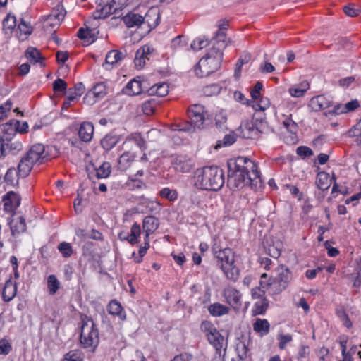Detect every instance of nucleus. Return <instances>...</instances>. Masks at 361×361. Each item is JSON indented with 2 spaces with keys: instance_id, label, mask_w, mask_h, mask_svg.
<instances>
[{
  "instance_id": "obj_1",
  "label": "nucleus",
  "mask_w": 361,
  "mask_h": 361,
  "mask_svg": "<svg viewBox=\"0 0 361 361\" xmlns=\"http://www.w3.org/2000/svg\"><path fill=\"white\" fill-rule=\"evenodd\" d=\"M259 173L256 163L251 159L239 157L228 163V185L232 189L244 185H257Z\"/></svg>"
},
{
  "instance_id": "obj_2",
  "label": "nucleus",
  "mask_w": 361,
  "mask_h": 361,
  "mask_svg": "<svg viewBox=\"0 0 361 361\" xmlns=\"http://www.w3.org/2000/svg\"><path fill=\"white\" fill-rule=\"evenodd\" d=\"M224 183V173L218 166L197 169L194 174V184L198 189L217 191Z\"/></svg>"
},
{
  "instance_id": "obj_3",
  "label": "nucleus",
  "mask_w": 361,
  "mask_h": 361,
  "mask_svg": "<svg viewBox=\"0 0 361 361\" xmlns=\"http://www.w3.org/2000/svg\"><path fill=\"white\" fill-rule=\"evenodd\" d=\"M292 279L291 271L285 265L280 264L274 269V275L262 274L259 286L273 295L279 294L286 290Z\"/></svg>"
},
{
  "instance_id": "obj_4",
  "label": "nucleus",
  "mask_w": 361,
  "mask_h": 361,
  "mask_svg": "<svg viewBox=\"0 0 361 361\" xmlns=\"http://www.w3.org/2000/svg\"><path fill=\"white\" fill-rule=\"evenodd\" d=\"M80 343L83 348L94 352L99 343V329L94 321L86 314L80 315Z\"/></svg>"
},
{
  "instance_id": "obj_5",
  "label": "nucleus",
  "mask_w": 361,
  "mask_h": 361,
  "mask_svg": "<svg viewBox=\"0 0 361 361\" xmlns=\"http://www.w3.org/2000/svg\"><path fill=\"white\" fill-rule=\"evenodd\" d=\"M221 49L214 47L199 61L194 68L197 76L207 77L220 68L223 59Z\"/></svg>"
},
{
  "instance_id": "obj_6",
  "label": "nucleus",
  "mask_w": 361,
  "mask_h": 361,
  "mask_svg": "<svg viewBox=\"0 0 361 361\" xmlns=\"http://www.w3.org/2000/svg\"><path fill=\"white\" fill-rule=\"evenodd\" d=\"M214 256L218 259V264L223 271L225 276L235 281L239 276V270L235 265L234 255L229 248H225L214 252Z\"/></svg>"
},
{
  "instance_id": "obj_7",
  "label": "nucleus",
  "mask_w": 361,
  "mask_h": 361,
  "mask_svg": "<svg viewBox=\"0 0 361 361\" xmlns=\"http://www.w3.org/2000/svg\"><path fill=\"white\" fill-rule=\"evenodd\" d=\"M66 11L62 4H59L51 13L44 17L43 27L45 31L52 32L59 27L66 16Z\"/></svg>"
},
{
  "instance_id": "obj_8",
  "label": "nucleus",
  "mask_w": 361,
  "mask_h": 361,
  "mask_svg": "<svg viewBox=\"0 0 361 361\" xmlns=\"http://www.w3.org/2000/svg\"><path fill=\"white\" fill-rule=\"evenodd\" d=\"M188 116L194 127L202 128L207 112L204 106L200 104L191 105L188 109Z\"/></svg>"
},
{
  "instance_id": "obj_9",
  "label": "nucleus",
  "mask_w": 361,
  "mask_h": 361,
  "mask_svg": "<svg viewBox=\"0 0 361 361\" xmlns=\"http://www.w3.org/2000/svg\"><path fill=\"white\" fill-rule=\"evenodd\" d=\"M153 13L154 12L152 11H149L146 13L145 17L137 13H129L126 14L125 16H123V20L128 27L140 26L144 23H147L149 26L156 27L157 25V23L156 21L152 25H150V23L149 22L148 20V18L152 14L154 16H157L156 13Z\"/></svg>"
},
{
  "instance_id": "obj_10",
  "label": "nucleus",
  "mask_w": 361,
  "mask_h": 361,
  "mask_svg": "<svg viewBox=\"0 0 361 361\" xmlns=\"http://www.w3.org/2000/svg\"><path fill=\"white\" fill-rule=\"evenodd\" d=\"M223 295L226 302L234 310H239L242 306V294L233 287L225 288Z\"/></svg>"
},
{
  "instance_id": "obj_11",
  "label": "nucleus",
  "mask_w": 361,
  "mask_h": 361,
  "mask_svg": "<svg viewBox=\"0 0 361 361\" xmlns=\"http://www.w3.org/2000/svg\"><path fill=\"white\" fill-rule=\"evenodd\" d=\"M11 235L18 238L27 230L25 219L23 216H13L8 221Z\"/></svg>"
},
{
  "instance_id": "obj_12",
  "label": "nucleus",
  "mask_w": 361,
  "mask_h": 361,
  "mask_svg": "<svg viewBox=\"0 0 361 361\" xmlns=\"http://www.w3.org/2000/svg\"><path fill=\"white\" fill-rule=\"evenodd\" d=\"M171 164L176 171L181 173H188L193 167L192 160L185 155L173 157Z\"/></svg>"
},
{
  "instance_id": "obj_13",
  "label": "nucleus",
  "mask_w": 361,
  "mask_h": 361,
  "mask_svg": "<svg viewBox=\"0 0 361 361\" xmlns=\"http://www.w3.org/2000/svg\"><path fill=\"white\" fill-rule=\"evenodd\" d=\"M146 83L147 82L142 80L140 77H137L127 83L123 92L130 96L138 95L147 88Z\"/></svg>"
},
{
  "instance_id": "obj_14",
  "label": "nucleus",
  "mask_w": 361,
  "mask_h": 361,
  "mask_svg": "<svg viewBox=\"0 0 361 361\" xmlns=\"http://www.w3.org/2000/svg\"><path fill=\"white\" fill-rule=\"evenodd\" d=\"M312 110L319 111L333 106L331 98L326 95H318L311 99L310 104Z\"/></svg>"
},
{
  "instance_id": "obj_15",
  "label": "nucleus",
  "mask_w": 361,
  "mask_h": 361,
  "mask_svg": "<svg viewBox=\"0 0 361 361\" xmlns=\"http://www.w3.org/2000/svg\"><path fill=\"white\" fill-rule=\"evenodd\" d=\"M4 209L7 212H13L20 204V198L15 192H7L3 197Z\"/></svg>"
},
{
  "instance_id": "obj_16",
  "label": "nucleus",
  "mask_w": 361,
  "mask_h": 361,
  "mask_svg": "<svg viewBox=\"0 0 361 361\" xmlns=\"http://www.w3.org/2000/svg\"><path fill=\"white\" fill-rule=\"evenodd\" d=\"M35 164H42L47 159V154L45 152V147L42 144H36L32 146L26 154Z\"/></svg>"
},
{
  "instance_id": "obj_17",
  "label": "nucleus",
  "mask_w": 361,
  "mask_h": 361,
  "mask_svg": "<svg viewBox=\"0 0 361 361\" xmlns=\"http://www.w3.org/2000/svg\"><path fill=\"white\" fill-rule=\"evenodd\" d=\"M114 6L109 0H100L97 9L92 13L94 19L105 18L113 13Z\"/></svg>"
},
{
  "instance_id": "obj_18",
  "label": "nucleus",
  "mask_w": 361,
  "mask_h": 361,
  "mask_svg": "<svg viewBox=\"0 0 361 361\" xmlns=\"http://www.w3.org/2000/svg\"><path fill=\"white\" fill-rule=\"evenodd\" d=\"M17 284L10 277L2 287L1 296L4 302L11 301L17 294Z\"/></svg>"
},
{
  "instance_id": "obj_19",
  "label": "nucleus",
  "mask_w": 361,
  "mask_h": 361,
  "mask_svg": "<svg viewBox=\"0 0 361 361\" xmlns=\"http://www.w3.org/2000/svg\"><path fill=\"white\" fill-rule=\"evenodd\" d=\"M154 49L149 45H145L140 47L135 54L134 63L136 67L142 68L145 64L146 60L149 59V56L153 52Z\"/></svg>"
},
{
  "instance_id": "obj_20",
  "label": "nucleus",
  "mask_w": 361,
  "mask_h": 361,
  "mask_svg": "<svg viewBox=\"0 0 361 361\" xmlns=\"http://www.w3.org/2000/svg\"><path fill=\"white\" fill-rule=\"evenodd\" d=\"M106 93V86L105 83L103 82H98L86 94L85 99H87L91 97H93L94 98L93 101H88V102L93 104L102 99Z\"/></svg>"
},
{
  "instance_id": "obj_21",
  "label": "nucleus",
  "mask_w": 361,
  "mask_h": 361,
  "mask_svg": "<svg viewBox=\"0 0 361 361\" xmlns=\"http://www.w3.org/2000/svg\"><path fill=\"white\" fill-rule=\"evenodd\" d=\"M106 310L109 314L117 317L120 320L125 321L126 319L125 310L116 300H111L109 302Z\"/></svg>"
},
{
  "instance_id": "obj_22",
  "label": "nucleus",
  "mask_w": 361,
  "mask_h": 361,
  "mask_svg": "<svg viewBox=\"0 0 361 361\" xmlns=\"http://www.w3.org/2000/svg\"><path fill=\"white\" fill-rule=\"evenodd\" d=\"M359 106V102L357 100H353L345 105L336 104L334 106L332 109L329 110V114H340L343 113H347L351 111H354Z\"/></svg>"
},
{
  "instance_id": "obj_23",
  "label": "nucleus",
  "mask_w": 361,
  "mask_h": 361,
  "mask_svg": "<svg viewBox=\"0 0 361 361\" xmlns=\"http://www.w3.org/2000/svg\"><path fill=\"white\" fill-rule=\"evenodd\" d=\"M310 89V84L307 80H304L298 84H295L290 87L288 92L293 97H302Z\"/></svg>"
},
{
  "instance_id": "obj_24",
  "label": "nucleus",
  "mask_w": 361,
  "mask_h": 361,
  "mask_svg": "<svg viewBox=\"0 0 361 361\" xmlns=\"http://www.w3.org/2000/svg\"><path fill=\"white\" fill-rule=\"evenodd\" d=\"M35 164V163L30 159L27 154L22 157L18 166L19 176L26 177L32 170Z\"/></svg>"
},
{
  "instance_id": "obj_25",
  "label": "nucleus",
  "mask_w": 361,
  "mask_h": 361,
  "mask_svg": "<svg viewBox=\"0 0 361 361\" xmlns=\"http://www.w3.org/2000/svg\"><path fill=\"white\" fill-rule=\"evenodd\" d=\"M159 220L153 216H146L142 221V228L145 233V235H150L159 227Z\"/></svg>"
},
{
  "instance_id": "obj_26",
  "label": "nucleus",
  "mask_w": 361,
  "mask_h": 361,
  "mask_svg": "<svg viewBox=\"0 0 361 361\" xmlns=\"http://www.w3.org/2000/svg\"><path fill=\"white\" fill-rule=\"evenodd\" d=\"M124 56L125 55L123 53L118 50H111L107 53L105 59V63L103 64V66H104L105 68L109 69L121 61Z\"/></svg>"
},
{
  "instance_id": "obj_27",
  "label": "nucleus",
  "mask_w": 361,
  "mask_h": 361,
  "mask_svg": "<svg viewBox=\"0 0 361 361\" xmlns=\"http://www.w3.org/2000/svg\"><path fill=\"white\" fill-rule=\"evenodd\" d=\"M228 27V21L227 20H221L219 22V31L216 33V46L218 48H225L226 44L225 42L226 33L225 30Z\"/></svg>"
},
{
  "instance_id": "obj_28",
  "label": "nucleus",
  "mask_w": 361,
  "mask_h": 361,
  "mask_svg": "<svg viewBox=\"0 0 361 361\" xmlns=\"http://www.w3.org/2000/svg\"><path fill=\"white\" fill-rule=\"evenodd\" d=\"M94 133V126L90 122H84L80 125L78 135L80 138L84 142H89L92 140Z\"/></svg>"
},
{
  "instance_id": "obj_29",
  "label": "nucleus",
  "mask_w": 361,
  "mask_h": 361,
  "mask_svg": "<svg viewBox=\"0 0 361 361\" xmlns=\"http://www.w3.org/2000/svg\"><path fill=\"white\" fill-rule=\"evenodd\" d=\"M270 324L266 319H256L253 324V330L260 336H264L269 332Z\"/></svg>"
},
{
  "instance_id": "obj_30",
  "label": "nucleus",
  "mask_w": 361,
  "mask_h": 361,
  "mask_svg": "<svg viewBox=\"0 0 361 361\" xmlns=\"http://www.w3.org/2000/svg\"><path fill=\"white\" fill-rule=\"evenodd\" d=\"M169 86L166 82H159L152 85L147 90L149 95L164 97L168 94Z\"/></svg>"
},
{
  "instance_id": "obj_31",
  "label": "nucleus",
  "mask_w": 361,
  "mask_h": 361,
  "mask_svg": "<svg viewBox=\"0 0 361 361\" xmlns=\"http://www.w3.org/2000/svg\"><path fill=\"white\" fill-rule=\"evenodd\" d=\"M135 159V155L134 153L126 151L123 152L118 159V168L119 169L124 171L130 167L131 164L134 161Z\"/></svg>"
},
{
  "instance_id": "obj_32",
  "label": "nucleus",
  "mask_w": 361,
  "mask_h": 361,
  "mask_svg": "<svg viewBox=\"0 0 361 361\" xmlns=\"http://www.w3.org/2000/svg\"><path fill=\"white\" fill-rule=\"evenodd\" d=\"M141 233L140 226L135 223L133 224L130 228V234L128 235L126 237L122 238L121 233L119 235V238L121 240H126L131 245H135L138 243V238L140 237Z\"/></svg>"
},
{
  "instance_id": "obj_33",
  "label": "nucleus",
  "mask_w": 361,
  "mask_h": 361,
  "mask_svg": "<svg viewBox=\"0 0 361 361\" xmlns=\"http://www.w3.org/2000/svg\"><path fill=\"white\" fill-rule=\"evenodd\" d=\"M207 338L209 343L216 349V352L220 353L223 348L224 339L219 331L216 330V332H213L212 334H210Z\"/></svg>"
},
{
  "instance_id": "obj_34",
  "label": "nucleus",
  "mask_w": 361,
  "mask_h": 361,
  "mask_svg": "<svg viewBox=\"0 0 361 361\" xmlns=\"http://www.w3.org/2000/svg\"><path fill=\"white\" fill-rule=\"evenodd\" d=\"M316 183L319 189L326 190L331 184V178L329 173L324 171L319 172L317 176Z\"/></svg>"
},
{
  "instance_id": "obj_35",
  "label": "nucleus",
  "mask_w": 361,
  "mask_h": 361,
  "mask_svg": "<svg viewBox=\"0 0 361 361\" xmlns=\"http://www.w3.org/2000/svg\"><path fill=\"white\" fill-rule=\"evenodd\" d=\"M208 311L213 317H221L228 314L229 307L219 302H214L210 305Z\"/></svg>"
},
{
  "instance_id": "obj_36",
  "label": "nucleus",
  "mask_w": 361,
  "mask_h": 361,
  "mask_svg": "<svg viewBox=\"0 0 361 361\" xmlns=\"http://www.w3.org/2000/svg\"><path fill=\"white\" fill-rule=\"evenodd\" d=\"M25 55L27 60L32 63H39L42 64L44 60V57L42 56L39 51L35 47H28Z\"/></svg>"
},
{
  "instance_id": "obj_37",
  "label": "nucleus",
  "mask_w": 361,
  "mask_h": 361,
  "mask_svg": "<svg viewBox=\"0 0 361 361\" xmlns=\"http://www.w3.org/2000/svg\"><path fill=\"white\" fill-rule=\"evenodd\" d=\"M282 118H281V122L283 125V126L287 129L288 132H290L292 134H296L298 126V124L293 120L292 118V114H281Z\"/></svg>"
},
{
  "instance_id": "obj_38",
  "label": "nucleus",
  "mask_w": 361,
  "mask_h": 361,
  "mask_svg": "<svg viewBox=\"0 0 361 361\" xmlns=\"http://www.w3.org/2000/svg\"><path fill=\"white\" fill-rule=\"evenodd\" d=\"M131 144H135L142 151L145 149V141L142 137L140 134H131L126 139V141L123 145L128 146Z\"/></svg>"
},
{
  "instance_id": "obj_39",
  "label": "nucleus",
  "mask_w": 361,
  "mask_h": 361,
  "mask_svg": "<svg viewBox=\"0 0 361 361\" xmlns=\"http://www.w3.org/2000/svg\"><path fill=\"white\" fill-rule=\"evenodd\" d=\"M3 30L5 33L11 32L16 26V18L14 15L8 13L2 22Z\"/></svg>"
},
{
  "instance_id": "obj_40",
  "label": "nucleus",
  "mask_w": 361,
  "mask_h": 361,
  "mask_svg": "<svg viewBox=\"0 0 361 361\" xmlns=\"http://www.w3.org/2000/svg\"><path fill=\"white\" fill-rule=\"evenodd\" d=\"M18 30L20 32L19 37L23 40L27 37L32 32V27L30 23H27L25 20L22 19L18 25Z\"/></svg>"
},
{
  "instance_id": "obj_41",
  "label": "nucleus",
  "mask_w": 361,
  "mask_h": 361,
  "mask_svg": "<svg viewBox=\"0 0 361 361\" xmlns=\"http://www.w3.org/2000/svg\"><path fill=\"white\" fill-rule=\"evenodd\" d=\"M111 172L110 163L105 161L96 169V177L99 179L108 178Z\"/></svg>"
},
{
  "instance_id": "obj_42",
  "label": "nucleus",
  "mask_w": 361,
  "mask_h": 361,
  "mask_svg": "<svg viewBox=\"0 0 361 361\" xmlns=\"http://www.w3.org/2000/svg\"><path fill=\"white\" fill-rule=\"evenodd\" d=\"M84 353L81 350L75 349L68 351L61 361H83Z\"/></svg>"
},
{
  "instance_id": "obj_43",
  "label": "nucleus",
  "mask_w": 361,
  "mask_h": 361,
  "mask_svg": "<svg viewBox=\"0 0 361 361\" xmlns=\"http://www.w3.org/2000/svg\"><path fill=\"white\" fill-rule=\"evenodd\" d=\"M118 142V138L115 135H106L101 140V145L106 151L111 150Z\"/></svg>"
},
{
  "instance_id": "obj_44",
  "label": "nucleus",
  "mask_w": 361,
  "mask_h": 361,
  "mask_svg": "<svg viewBox=\"0 0 361 361\" xmlns=\"http://www.w3.org/2000/svg\"><path fill=\"white\" fill-rule=\"evenodd\" d=\"M268 301L266 298H262L257 301L252 308L254 315L264 314L268 307Z\"/></svg>"
},
{
  "instance_id": "obj_45",
  "label": "nucleus",
  "mask_w": 361,
  "mask_h": 361,
  "mask_svg": "<svg viewBox=\"0 0 361 361\" xmlns=\"http://www.w3.org/2000/svg\"><path fill=\"white\" fill-rule=\"evenodd\" d=\"M60 288V282L55 275H49L47 278V288L50 295L56 294Z\"/></svg>"
},
{
  "instance_id": "obj_46",
  "label": "nucleus",
  "mask_w": 361,
  "mask_h": 361,
  "mask_svg": "<svg viewBox=\"0 0 361 361\" xmlns=\"http://www.w3.org/2000/svg\"><path fill=\"white\" fill-rule=\"evenodd\" d=\"M159 195L168 200L170 202H174L178 199V192L175 189H171L170 188L166 187L162 188L159 191Z\"/></svg>"
},
{
  "instance_id": "obj_47",
  "label": "nucleus",
  "mask_w": 361,
  "mask_h": 361,
  "mask_svg": "<svg viewBox=\"0 0 361 361\" xmlns=\"http://www.w3.org/2000/svg\"><path fill=\"white\" fill-rule=\"evenodd\" d=\"M18 171L14 167H11L6 173L4 180L8 184L14 185L18 183Z\"/></svg>"
},
{
  "instance_id": "obj_48",
  "label": "nucleus",
  "mask_w": 361,
  "mask_h": 361,
  "mask_svg": "<svg viewBox=\"0 0 361 361\" xmlns=\"http://www.w3.org/2000/svg\"><path fill=\"white\" fill-rule=\"evenodd\" d=\"M252 106L255 111H264L270 106V101L267 97H261L258 102H252Z\"/></svg>"
},
{
  "instance_id": "obj_49",
  "label": "nucleus",
  "mask_w": 361,
  "mask_h": 361,
  "mask_svg": "<svg viewBox=\"0 0 361 361\" xmlns=\"http://www.w3.org/2000/svg\"><path fill=\"white\" fill-rule=\"evenodd\" d=\"M57 248L59 252L65 258H68L73 254V249L69 243L62 242L59 244Z\"/></svg>"
},
{
  "instance_id": "obj_50",
  "label": "nucleus",
  "mask_w": 361,
  "mask_h": 361,
  "mask_svg": "<svg viewBox=\"0 0 361 361\" xmlns=\"http://www.w3.org/2000/svg\"><path fill=\"white\" fill-rule=\"evenodd\" d=\"M200 330L204 334L206 337H207L210 334H212L213 332H216L217 329L211 321L204 320L200 324Z\"/></svg>"
},
{
  "instance_id": "obj_51",
  "label": "nucleus",
  "mask_w": 361,
  "mask_h": 361,
  "mask_svg": "<svg viewBox=\"0 0 361 361\" xmlns=\"http://www.w3.org/2000/svg\"><path fill=\"white\" fill-rule=\"evenodd\" d=\"M195 127H194L192 123L184 122L176 123L172 126L173 131H184V132H192L194 131Z\"/></svg>"
},
{
  "instance_id": "obj_52",
  "label": "nucleus",
  "mask_w": 361,
  "mask_h": 361,
  "mask_svg": "<svg viewBox=\"0 0 361 361\" xmlns=\"http://www.w3.org/2000/svg\"><path fill=\"white\" fill-rule=\"evenodd\" d=\"M236 140V137L234 133L227 134L224 136L222 140L218 142L216 145V149L221 148L222 147L230 146L233 144Z\"/></svg>"
},
{
  "instance_id": "obj_53",
  "label": "nucleus",
  "mask_w": 361,
  "mask_h": 361,
  "mask_svg": "<svg viewBox=\"0 0 361 361\" xmlns=\"http://www.w3.org/2000/svg\"><path fill=\"white\" fill-rule=\"evenodd\" d=\"M221 87L219 84H211L204 87V94L207 97H212L220 93Z\"/></svg>"
},
{
  "instance_id": "obj_54",
  "label": "nucleus",
  "mask_w": 361,
  "mask_h": 361,
  "mask_svg": "<svg viewBox=\"0 0 361 361\" xmlns=\"http://www.w3.org/2000/svg\"><path fill=\"white\" fill-rule=\"evenodd\" d=\"M155 108L156 102L154 99L147 100L142 104V111L147 116L152 115Z\"/></svg>"
},
{
  "instance_id": "obj_55",
  "label": "nucleus",
  "mask_w": 361,
  "mask_h": 361,
  "mask_svg": "<svg viewBox=\"0 0 361 361\" xmlns=\"http://www.w3.org/2000/svg\"><path fill=\"white\" fill-rule=\"evenodd\" d=\"M78 37L88 44L94 42V37L91 36L90 31L87 29L80 28L78 31Z\"/></svg>"
},
{
  "instance_id": "obj_56",
  "label": "nucleus",
  "mask_w": 361,
  "mask_h": 361,
  "mask_svg": "<svg viewBox=\"0 0 361 361\" xmlns=\"http://www.w3.org/2000/svg\"><path fill=\"white\" fill-rule=\"evenodd\" d=\"M279 347L280 349L283 350L286 348V345L293 340V337L289 334H280L278 335Z\"/></svg>"
},
{
  "instance_id": "obj_57",
  "label": "nucleus",
  "mask_w": 361,
  "mask_h": 361,
  "mask_svg": "<svg viewBox=\"0 0 361 361\" xmlns=\"http://www.w3.org/2000/svg\"><path fill=\"white\" fill-rule=\"evenodd\" d=\"M67 88V83L61 78L56 79L53 83V90L55 92H63Z\"/></svg>"
},
{
  "instance_id": "obj_58",
  "label": "nucleus",
  "mask_w": 361,
  "mask_h": 361,
  "mask_svg": "<svg viewBox=\"0 0 361 361\" xmlns=\"http://www.w3.org/2000/svg\"><path fill=\"white\" fill-rule=\"evenodd\" d=\"M207 45V40L204 38H197L191 43V48L195 51L200 50Z\"/></svg>"
},
{
  "instance_id": "obj_59",
  "label": "nucleus",
  "mask_w": 361,
  "mask_h": 361,
  "mask_svg": "<svg viewBox=\"0 0 361 361\" xmlns=\"http://www.w3.org/2000/svg\"><path fill=\"white\" fill-rule=\"evenodd\" d=\"M266 291L269 290L263 288L261 286L259 287L252 288L251 290L252 299L261 300L262 298H265L264 294Z\"/></svg>"
},
{
  "instance_id": "obj_60",
  "label": "nucleus",
  "mask_w": 361,
  "mask_h": 361,
  "mask_svg": "<svg viewBox=\"0 0 361 361\" xmlns=\"http://www.w3.org/2000/svg\"><path fill=\"white\" fill-rule=\"evenodd\" d=\"M12 107V102L11 100H7L4 104L0 106V119H4L6 117V114Z\"/></svg>"
},
{
  "instance_id": "obj_61",
  "label": "nucleus",
  "mask_w": 361,
  "mask_h": 361,
  "mask_svg": "<svg viewBox=\"0 0 361 361\" xmlns=\"http://www.w3.org/2000/svg\"><path fill=\"white\" fill-rule=\"evenodd\" d=\"M11 348L12 347L7 340H0V355H8L11 352Z\"/></svg>"
},
{
  "instance_id": "obj_62",
  "label": "nucleus",
  "mask_w": 361,
  "mask_h": 361,
  "mask_svg": "<svg viewBox=\"0 0 361 361\" xmlns=\"http://www.w3.org/2000/svg\"><path fill=\"white\" fill-rule=\"evenodd\" d=\"M263 85L261 82H257L253 89L250 92L251 97L253 100H257L260 98L261 90H262Z\"/></svg>"
},
{
  "instance_id": "obj_63",
  "label": "nucleus",
  "mask_w": 361,
  "mask_h": 361,
  "mask_svg": "<svg viewBox=\"0 0 361 361\" xmlns=\"http://www.w3.org/2000/svg\"><path fill=\"white\" fill-rule=\"evenodd\" d=\"M78 98L73 93V90H68V95L63 103L62 109H67L71 106L72 102L78 100Z\"/></svg>"
},
{
  "instance_id": "obj_64",
  "label": "nucleus",
  "mask_w": 361,
  "mask_h": 361,
  "mask_svg": "<svg viewBox=\"0 0 361 361\" xmlns=\"http://www.w3.org/2000/svg\"><path fill=\"white\" fill-rule=\"evenodd\" d=\"M337 314L340 320L343 322V324L345 327H347L348 329L352 327V322L350 320L348 314L344 311H338L337 312Z\"/></svg>"
}]
</instances>
